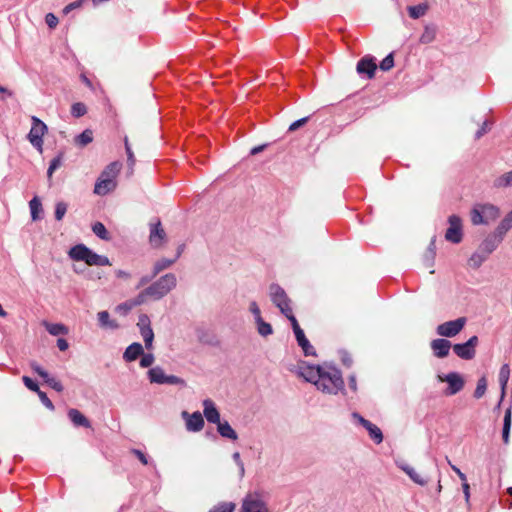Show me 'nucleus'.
Returning a JSON list of instances; mask_svg holds the SVG:
<instances>
[{"instance_id": "09e8293b", "label": "nucleus", "mask_w": 512, "mask_h": 512, "mask_svg": "<svg viewBox=\"0 0 512 512\" xmlns=\"http://www.w3.org/2000/svg\"><path fill=\"white\" fill-rule=\"evenodd\" d=\"M61 164H62V155H58V156L54 157L51 160L48 170H47L48 177H51L52 174L55 172V170H57L61 166Z\"/></svg>"}, {"instance_id": "6ab92c4d", "label": "nucleus", "mask_w": 512, "mask_h": 512, "mask_svg": "<svg viewBox=\"0 0 512 512\" xmlns=\"http://www.w3.org/2000/svg\"><path fill=\"white\" fill-rule=\"evenodd\" d=\"M116 186L117 181L115 179L98 178L95 183L94 193L97 195L104 196L114 191Z\"/></svg>"}, {"instance_id": "cd10ccee", "label": "nucleus", "mask_w": 512, "mask_h": 512, "mask_svg": "<svg viewBox=\"0 0 512 512\" xmlns=\"http://www.w3.org/2000/svg\"><path fill=\"white\" fill-rule=\"evenodd\" d=\"M99 326L105 329H117L119 327L115 320L110 319V314L107 311H100L97 314Z\"/></svg>"}, {"instance_id": "5fc2aeb1", "label": "nucleus", "mask_w": 512, "mask_h": 512, "mask_svg": "<svg viewBox=\"0 0 512 512\" xmlns=\"http://www.w3.org/2000/svg\"><path fill=\"white\" fill-rule=\"evenodd\" d=\"M30 368L35 372L37 375H39L43 380L45 378H48L49 373L44 370L36 361H32L30 363Z\"/></svg>"}, {"instance_id": "4c0bfd02", "label": "nucleus", "mask_w": 512, "mask_h": 512, "mask_svg": "<svg viewBox=\"0 0 512 512\" xmlns=\"http://www.w3.org/2000/svg\"><path fill=\"white\" fill-rule=\"evenodd\" d=\"M511 428V410L507 409L504 415L502 438L504 443H508Z\"/></svg>"}, {"instance_id": "7ed1b4c3", "label": "nucleus", "mask_w": 512, "mask_h": 512, "mask_svg": "<svg viewBox=\"0 0 512 512\" xmlns=\"http://www.w3.org/2000/svg\"><path fill=\"white\" fill-rule=\"evenodd\" d=\"M176 285V276L173 273H167L145 288V293H148L149 297L158 300L167 295Z\"/></svg>"}, {"instance_id": "1a4fd4ad", "label": "nucleus", "mask_w": 512, "mask_h": 512, "mask_svg": "<svg viewBox=\"0 0 512 512\" xmlns=\"http://www.w3.org/2000/svg\"><path fill=\"white\" fill-rule=\"evenodd\" d=\"M449 227L445 233V239L451 243L458 244L462 240V221L455 214L448 218Z\"/></svg>"}, {"instance_id": "bf43d9fd", "label": "nucleus", "mask_w": 512, "mask_h": 512, "mask_svg": "<svg viewBox=\"0 0 512 512\" xmlns=\"http://www.w3.org/2000/svg\"><path fill=\"white\" fill-rule=\"evenodd\" d=\"M232 458H233L234 462L236 463V465L239 467L240 477H243L244 473H245V468H244V463L241 460L240 453L234 452L232 455Z\"/></svg>"}, {"instance_id": "20e7f679", "label": "nucleus", "mask_w": 512, "mask_h": 512, "mask_svg": "<svg viewBox=\"0 0 512 512\" xmlns=\"http://www.w3.org/2000/svg\"><path fill=\"white\" fill-rule=\"evenodd\" d=\"M148 379L153 384L159 385H175L184 387L186 382L183 378H180L175 375H166L163 368L160 366H155L150 368L147 372Z\"/></svg>"}, {"instance_id": "473e14b6", "label": "nucleus", "mask_w": 512, "mask_h": 512, "mask_svg": "<svg viewBox=\"0 0 512 512\" xmlns=\"http://www.w3.org/2000/svg\"><path fill=\"white\" fill-rule=\"evenodd\" d=\"M428 10V5L426 3H420L415 6L408 7L409 16L412 19H418L426 14Z\"/></svg>"}, {"instance_id": "4d7b16f0", "label": "nucleus", "mask_w": 512, "mask_h": 512, "mask_svg": "<svg viewBox=\"0 0 512 512\" xmlns=\"http://www.w3.org/2000/svg\"><path fill=\"white\" fill-rule=\"evenodd\" d=\"M22 381L24 383V385L31 391L33 392H38L40 390L38 384L33 380L31 379L30 377L28 376H23L22 377Z\"/></svg>"}, {"instance_id": "5701e85b", "label": "nucleus", "mask_w": 512, "mask_h": 512, "mask_svg": "<svg viewBox=\"0 0 512 512\" xmlns=\"http://www.w3.org/2000/svg\"><path fill=\"white\" fill-rule=\"evenodd\" d=\"M68 417L70 421L73 423V425L76 427H91L90 421L77 409H70L68 411Z\"/></svg>"}, {"instance_id": "2f4dec72", "label": "nucleus", "mask_w": 512, "mask_h": 512, "mask_svg": "<svg viewBox=\"0 0 512 512\" xmlns=\"http://www.w3.org/2000/svg\"><path fill=\"white\" fill-rule=\"evenodd\" d=\"M93 141V132L90 129L84 130L82 133L75 137V144L79 147H84Z\"/></svg>"}, {"instance_id": "49530a36", "label": "nucleus", "mask_w": 512, "mask_h": 512, "mask_svg": "<svg viewBox=\"0 0 512 512\" xmlns=\"http://www.w3.org/2000/svg\"><path fill=\"white\" fill-rule=\"evenodd\" d=\"M49 387H51L52 389H54L55 391L57 392H62L64 390V387L62 385V383L57 380L56 378L48 375V378H45L43 380Z\"/></svg>"}, {"instance_id": "58836bf2", "label": "nucleus", "mask_w": 512, "mask_h": 512, "mask_svg": "<svg viewBox=\"0 0 512 512\" xmlns=\"http://www.w3.org/2000/svg\"><path fill=\"white\" fill-rule=\"evenodd\" d=\"M92 231L93 233L99 237L102 240H109V232L107 231L106 227L101 222H95L92 225Z\"/></svg>"}, {"instance_id": "6e6552de", "label": "nucleus", "mask_w": 512, "mask_h": 512, "mask_svg": "<svg viewBox=\"0 0 512 512\" xmlns=\"http://www.w3.org/2000/svg\"><path fill=\"white\" fill-rule=\"evenodd\" d=\"M137 327L139 328L146 349H152L154 341V332L151 327L150 317L147 314H141L138 318Z\"/></svg>"}, {"instance_id": "0e129e2a", "label": "nucleus", "mask_w": 512, "mask_h": 512, "mask_svg": "<svg viewBox=\"0 0 512 512\" xmlns=\"http://www.w3.org/2000/svg\"><path fill=\"white\" fill-rule=\"evenodd\" d=\"M309 117H303L301 119H298L296 121H294L290 126H289V131H295L297 130L298 128H300L301 126H303L304 124L307 123Z\"/></svg>"}, {"instance_id": "412c9836", "label": "nucleus", "mask_w": 512, "mask_h": 512, "mask_svg": "<svg viewBox=\"0 0 512 512\" xmlns=\"http://www.w3.org/2000/svg\"><path fill=\"white\" fill-rule=\"evenodd\" d=\"M144 349L143 346L138 343L134 342L130 344L123 353V359L126 362H132L137 360L141 355H143Z\"/></svg>"}, {"instance_id": "e2e57ef3", "label": "nucleus", "mask_w": 512, "mask_h": 512, "mask_svg": "<svg viewBox=\"0 0 512 512\" xmlns=\"http://www.w3.org/2000/svg\"><path fill=\"white\" fill-rule=\"evenodd\" d=\"M45 22L49 28H55L58 24V18L53 13H48L45 16Z\"/></svg>"}, {"instance_id": "69168bd1", "label": "nucleus", "mask_w": 512, "mask_h": 512, "mask_svg": "<svg viewBox=\"0 0 512 512\" xmlns=\"http://www.w3.org/2000/svg\"><path fill=\"white\" fill-rule=\"evenodd\" d=\"M149 297V294L148 293H145V289L143 291H141L137 297L132 301V305L133 306H136V305H141L142 303H144V301L146 300V298Z\"/></svg>"}, {"instance_id": "864d4df0", "label": "nucleus", "mask_w": 512, "mask_h": 512, "mask_svg": "<svg viewBox=\"0 0 512 512\" xmlns=\"http://www.w3.org/2000/svg\"><path fill=\"white\" fill-rule=\"evenodd\" d=\"M37 394H38V396L40 398L41 403L46 408H48L51 411H53L55 409L53 402L49 399V397L47 396V394L45 392H43L42 390H39L37 392Z\"/></svg>"}, {"instance_id": "393cba45", "label": "nucleus", "mask_w": 512, "mask_h": 512, "mask_svg": "<svg viewBox=\"0 0 512 512\" xmlns=\"http://www.w3.org/2000/svg\"><path fill=\"white\" fill-rule=\"evenodd\" d=\"M512 228V210L501 220L494 233L500 240Z\"/></svg>"}, {"instance_id": "a878e982", "label": "nucleus", "mask_w": 512, "mask_h": 512, "mask_svg": "<svg viewBox=\"0 0 512 512\" xmlns=\"http://www.w3.org/2000/svg\"><path fill=\"white\" fill-rule=\"evenodd\" d=\"M217 431L223 437L235 441L238 439L236 431L231 427L227 421L219 422L217 424Z\"/></svg>"}, {"instance_id": "c9c22d12", "label": "nucleus", "mask_w": 512, "mask_h": 512, "mask_svg": "<svg viewBox=\"0 0 512 512\" xmlns=\"http://www.w3.org/2000/svg\"><path fill=\"white\" fill-rule=\"evenodd\" d=\"M175 263V259L162 258L158 260L153 267L152 277L158 275L161 271L169 268Z\"/></svg>"}, {"instance_id": "4468645a", "label": "nucleus", "mask_w": 512, "mask_h": 512, "mask_svg": "<svg viewBox=\"0 0 512 512\" xmlns=\"http://www.w3.org/2000/svg\"><path fill=\"white\" fill-rule=\"evenodd\" d=\"M353 418L358 421L369 433L370 438L376 443L380 444L383 441V434L379 427L362 417L359 413L354 412Z\"/></svg>"}, {"instance_id": "a18cd8bd", "label": "nucleus", "mask_w": 512, "mask_h": 512, "mask_svg": "<svg viewBox=\"0 0 512 512\" xmlns=\"http://www.w3.org/2000/svg\"><path fill=\"white\" fill-rule=\"evenodd\" d=\"M486 389H487V382H486V379L484 377H482L477 382V386L474 391V397L477 399L481 398L485 394Z\"/></svg>"}, {"instance_id": "b1692460", "label": "nucleus", "mask_w": 512, "mask_h": 512, "mask_svg": "<svg viewBox=\"0 0 512 512\" xmlns=\"http://www.w3.org/2000/svg\"><path fill=\"white\" fill-rule=\"evenodd\" d=\"M501 242L502 240H500V238H498L495 234H492L483 240L479 246V249L489 256Z\"/></svg>"}, {"instance_id": "f8f14e48", "label": "nucleus", "mask_w": 512, "mask_h": 512, "mask_svg": "<svg viewBox=\"0 0 512 512\" xmlns=\"http://www.w3.org/2000/svg\"><path fill=\"white\" fill-rule=\"evenodd\" d=\"M242 512H270L261 496L257 493L248 494L242 503Z\"/></svg>"}, {"instance_id": "c85d7f7f", "label": "nucleus", "mask_w": 512, "mask_h": 512, "mask_svg": "<svg viewBox=\"0 0 512 512\" xmlns=\"http://www.w3.org/2000/svg\"><path fill=\"white\" fill-rule=\"evenodd\" d=\"M120 169L121 164L118 161L112 162L105 167V169L101 172L99 178L116 180L117 175L120 172Z\"/></svg>"}, {"instance_id": "bb28decb", "label": "nucleus", "mask_w": 512, "mask_h": 512, "mask_svg": "<svg viewBox=\"0 0 512 512\" xmlns=\"http://www.w3.org/2000/svg\"><path fill=\"white\" fill-rule=\"evenodd\" d=\"M479 206L482 210L481 212L483 213L484 218L487 223L489 221H493V220L497 219L500 215L499 208L493 204L486 203V204H479Z\"/></svg>"}, {"instance_id": "72a5a7b5", "label": "nucleus", "mask_w": 512, "mask_h": 512, "mask_svg": "<svg viewBox=\"0 0 512 512\" xmlns=\"http://www.w3.org/2000/svg\"><path fill=\"white\" fill-rule=\"evenodd\" d=\"M512 186V170L506 172L494 180V187L506 188Z\"/></svg>"}, {"instance_id": "13d9d810", "label": "nucleus", "mask_w": 512, "mask_h": 512, "mask_svg": "<svg viewBox=\"0 0 512 512\" xmlns=\"http://www.w3.org/2000/svg\"><path fill=\"white\" fill-rule=\"evenodd\" d=\"M435 37V30L430 29L428 27L425 28L424 33L422 34L420 41L422 43H430Z\"/></svg>"}, {"instance_id": "774afa93", "label": "nucleus", "mask_w": 512, "mask_h": 512, "mask_svg": "<svg viewBox=\"0 0 512 512\" xmlns=\"http://www.w3.org/2000/svg\"><path fill=\"white\" fill-rule=\"evenodd\" d=\"M462 490L465 497V502L470 505V485L467 482L462 483Z\"/></svg>"}, {"instance_id": "39448f33", "label": "nucleus", "mask_w": 512, "mask_h": 512, "mask_svg": "<svg viewBox=\"0 0 512 512\" xmlns=\"http://www.w3.org/2000/svg\"><path fill=\"white\" fill-rule=\"evenodd\" d=\"M47 125L36 116H31V129L28 133V140L31 145L40 153L43 151V136L47 133Z\"/></svg>"}, {"instance_id": "aec40b11", "label": "nucleus", "mask_w": 512, "mask_h": 512, "mask_svg": "<svg viewBox=\"0 0 512 512\" xmlns=\"http://www.w3.org/2000/svg\"><path fill=\"white\" fill-rule=\"evenodd\" d=\"M450 348L451 342L443 338L435 339L431 342V349L434 355L438 358L448 356Z\"/></svg>"}, {"instance_id": "0eeeda50", "label": "nucleus", "mask_w": 512, "mask_h": 512, "mask_svg": "<svg viewBox=\"0 0 512 512\" xmlns=\"http://www.w3.org/2000/svg\"><path fill=\"white\" fill-rule=\"evenodd\" d=\"M167 240V234L162 227L161 221L156 219L149 224V243L152 248L158 249L163 246Z\"/></svg>"}, {"instance_id": "423d86ee", "label": "nucleus", "mask_w": 512, "mask_h": 512, "mask_svg": "<svg viewBox=\"0 0 512 512\" xmlns=\"http://www.w3.org/2000/svg\"><path fill=\"white\" fill-rule=\"evenodd\" d=\"M269 292L272 302L279 308L281 313L290 312V299L282 287L278 284H271Z\"/></svg>"}, {"instance_id": "680f3d73", "label": "nucleus", "mask_w": 512, "mask_h": 512, "mask_svg": "<svg viewBox=\"0 0 512 512\" xmlns=\"http://www.w3.org/2000/svg\"><path fill=\"white\" fill-rule=\"evenodd\" d=\"M124 143H125V150H126V153H127L128 163H129V165L132 166L135 163V158H134V154L132 152V149H131V147L129 145L127 137H125Z\"/></svg>"}, {"instance_id": "dca6fc26", "label": "nucleus", "mask_w": 512, "mask_h": 512, "mask_svg": "<svg viewBox=\"0 0 512 512\" xmlns=\"http://www.w3.org/2000/svg\"><path fill=\"white\" fill-rule=\"evenodd\" d=\"M396 466L402 470L408 477L416 484L425 486L428 484V479L421 476L412 466L406 463L404 460H396Z\"/></svg>"}, {"instance_id": "c756f323", "label": "nucleus", "mask_w": 512, "mask_h": 512, "mask_svg": "<svg viewBox=\"0 0 512 512\" xmlns=\"http://www.w3.org/2000/svg\"><path fill=\"white\" fill-rule=\"evenodd\" d=\"M43 326L53 336L68 334V328L61 323H49L47 321H44Z\"/></svg>"}, {"instance_id": "e433bc0d", "label": "nucleus", "mask_w": 512, "mask_h": 512, "mask_svg": "<svg viewBox=\"0 0 512 512\" xmlns=\"http://www.w3.org/2000/svg\"><path fill=\"white\" fill-rule=\"evenodd\" d=\"M488 258V255L478 249L469 259V264L473 268H479L482 263Z\"/></svg>"}, {"instance_id": "338daca9", "label": "nucleus", "mask_w": 512, "mask_h": 512, "mask_svg": "<svg viewBox=\"0 0 512 512\" xmlns=\"http://www.w3.org/2000/svg\"><path fill=\"white\" fill-rule=\"evenodd\" d=\"M249 311L251 312L253 317L261 315V310H260V308H259V306H258L256 301H251L250 302V304H249Z\"/></svg>"}, {"instance_id": "a211bd4d", "label": "nucleus", "mask_w": 512, "mask_h": 512, "mask_svg": "<svg viewBox=\"0 0 512 512\" xmlns=\"http://www.w3.org/2000/svg\"><path fill=\"white\" fill-rule=\"evenodd\" d=\"M203 414L209 423L218 424L221 421L219 411L211 399L203 401Z\"/></svg>"}, {"instance_id": "f704fd0d", "label": "nucleus", "mask_w": 512, "mask_h": 512, "mask_svg": "<svg viewBox=\"0 0 512 512\" xmlns=\"http://www.w3.org/2000/svg\"><path fill=\"white\" fill-rule=\"evenodd\" d=\"M29 207L32 219L34 221L40 219V213L43 211L41 201L37 197H34L30 200Z\"/></svg>"}, {"instance_id": "7c9ffc66", "label": "nucleus", "mask_w": 512, "mask_h": 512, "mask_svg": "<svg viewBox=\"0 0 512 512\" xmlns=\"http://www.w3.org/2000/svg\"><path fill=\"white\" fill-rule=\"evenodd\" d=\"M509 377H510V366H509V364H503L500 368L499 376H498L499 383L501 386L502 397L505 394V389H506Z\"/></svg>"}, {"instance_id": "a19ab883", "label": "nucleus", "mask_w": 512, "mask_h": 512, "mask_svg": "<svg viewBox=\"0 0 512 512\" xmlns=\"http://www.w3.org/2000/svg\"><path fill=\"white\" fill-rule=\"evenodd\" d=\"M236 505L233 502H220L208 512H234Z\"/></svg>"}, {"instance_id": "f3484780", "label": "nucleus", "mask_w": 512, "mask_h": 512, "mask_svg": "<svg viewBox=\"0 0 512 512\" xmlns=\"http://www.w3.org/2000/svg\"><path fill=\"white\" fill-rule=\"evenodd\" d=\"M444 381H446L448 383V388L446 390L447 395L457 394L459 391L462 390V388L464 386V381H463L462 377L460 376V374H458L456 372L448 373L445 376Z\"/></svg>"}, {"instance_id": "f03ea898", "label": "nucleus", "mask_w": 512, "mask_h": 512, "mask_svg": "<svg viewBox=\"0 0 512 512\" xmlns=\"http://www.w3.org/2000/svg\"><path fill=\"white\" fill-rule=\"evenodd\" d=\"M68 254L72 260L83 261L89 266H107L111 264L107 256L95 253L84 244L73 246Z\"/></svg>"}, {"instance_id": "4be33fe9", "label": "nucleus", "mask_w": 512, "mask_h": 512, "mask_svg": "<svg viewBox=\"0 0 512 512\" xmlns=\"http://www.w3.org/2000/svg\"><path fill=\"white\" fill-rule=\"evenodd\" d=\"M295 338H296L298 345L302 348L305 356H315L316 355L315 348L310 344V342L306 338L303 330L296 331Z\"/></svg>"}, {"instance_id": "052dcab7", "label": "nucleus", "mask_w": 512, "mask_h": 512, "mask_svg": "<svg viewBox=\"0 0 512 512\" xmlns=\"http://www.w3.org/2000/svg\"><path fill=\"white\" fill-rule=\"evenodd\" d=\"M490 126H491V123L488 120H485L482 123L481 127L477 130V132L475 134V138L479 139L483 135H485L490 130Z\"/></svg>"}, {"instance_id": "ddd939ff", "label": "nucleus", "mask_w": 512, "mask_h": 512, "mask_svg": "<svg viewBox=\"0 0 512 512\" xmlns=\"http://www.w3.org/2000/svg\"><path fill=\"white\" fill-rule=\"evenodd\" d=\"M377 69L376 59L373 56L366 55L362 57L356 66V70L361 77L371 79L375 75Z\"/></svg>"}, {"instance_id": "9b49d317", "label": "nucleus", "mask_w": 512, "mask_h": 512, "mask_svg": "<svg viewBox=\"0 0 512 512\" xmlns=\"http://www.w3.org/2000/svg\"><path fill=\"white\" fill-rule=\"evenodd\" d=\"M478 344V337L472 336L465 343H458L453 346L454 353L461 359L471 360L475 356V347Z\"/></svg>"}, {"instance_id": "6e6d98bb", "label": "nucleus", "mask_w": 512, "mask_h": 512, "mask_svg": "<svg viewBox=\"0 0 512 512\" xmlns=\"http://www.w3.org/2000/svg\"><path fill=\"white\" fill-rule=\"evenodd\" d=\"M30 368L35 372L37 375H39L43 380L45 378H48L49 373L44 370L36 361H32L30 363Z\"/></svg>"}, {"instance_id": "c03bdc74", "label": "nucleus", "mask_w": 512, "mask_h": 512, "mask_svg": "<svg viewBox=\"0 0 512 512\" xmlns=\"http://www.w3.org/2000/svg\"><path fill=\"white\" fill-rule=\"evenodd\" d=\"M67 212V204L63 201H59L55 205V219L61 221Z\"/></svg>"}, {"instance_id": "de8ad7c7", "label": "nucleus", "mask_w": 512, "mask_h": 512, "mask_svg": "<svg viewBox=\"0 0 512 512\" xmlns=\"http://www.w3.org/2000/svg\"><path fill=\"white\" fill-rule=\"evenodd\" d=\"M256 328H257V332L262 337H267V336L273 334V328H272L271 324L266 321H264L263 323H260V325L257 326Z\"/></svg>"}, {"instance_id": "603ef678", "label": "nucleus", "mask_w": 512, "mask_h": 512, "mask_svg": "<svg viewBox=\"0 0 512 512\" xmlns=\"http://www.w3.org/2000/svg\"><path fill=\"white\" fill-rule=\"evenodd\" d=\"M282 314L290 321L294 334H296V331L302 330L296 317L293 315L292 309H290V312H284Z\"/></svg>"}, {"instance_id": "37998d69", "label": "nucleus", "mask_w": 512, "mask_h": 512, "mask_svg": "<svg viewBox=\"0 0 512 512\" xmlns=\"http://www.w3.org/2000/svg\"><path fill=\"white\" fill-rule=\"evenodd\" d=\"M86 113H87V108H86L85 104H83L81 102H76L71 107V114H72V116H74L76 118L82 117Z\"/></svg>"}, {"instance_id": "f257e3e1", "label": "nucleus", "mask_w": 512, "mask_h": 512, "mask_svg": "<svg viewBox=\"0 0 512 512\" xmlns=\"http://www.w3.org/2000/svg\"><path fill=\"white\" fill-rule=\"evenodd\" d=\"M297 374L303 377L305 381L314 384L323 393L329 395L346 394L342 373L335 366L310 365L303 361L297 367Z\"/></svg>"}, {"instance_id": "9d476101", "label": "nucleus", "mask_w": 512, "mask_h": 512, "mask_svg": "<svg viewBox=\"0 0 512 512\" xmlns=\"http://www.w3.org/2000/svg\"><path fill=\"white\" fill-rule=\"evenodd\" d=\"M466 319L463 317L444 322L437 326L436 332L443 337L456 336L465 326Z\"/></svg>"}, {"instance_id": "8fccbe9b", "label": "nucleus", "mask_w": 512, "mask_h": 512, "mask_svg": "<svg viewBox=\"0 0 512 512\" xmlns=\"http://www.w3.org/2000/svg\"><path fill=\"white\" fill-rule=\"evenodd\" d=\"M394 66L393 53H389L381 62L380 69L382 71H389Z\"/></svg>"}, {"instance_id": "ea45409f", "label": "nucleus", "mask_w": 512, "mask_h": 512, "mask_svg": "<svg viewBox=\"0 0 512 512\" xmlns=\"http://www.w3.org/2000/svg\"><path fill=\"white\" fill-rule=\"evenodd\" d=\"M479 204L474 206V208L471 211V221L474 225H481V224H487L484 215Z\"/></svg>"}, {"instance_id": "3c124183", "label": "nucleus", "mask_w": 512, "mask_h": 512, "mask_svg": "<svg viewBox=\"0 0 512 512\" xmlns=\"http://www.w3.org/2000/svg\"><path fill=\"white\" fill-rule=\"evenodd\" d=\"M154 355L152 353H144L143 352V355H141V359H140V366L142 368H148L150 367L153 363H154Z\"/></svg>"}, {"instance_id": "79ce46f5", "label": "nucleus", "mask_w": 512, "mask_h": 512, "mask_svg": "<svg viewBox=\"0 0 512 512\" xmlns=\"http://www.w3.org/2000/svg\"><path fill=\"white\" fill-rule=\"evenodd\" d=\"M130 452L133 455H135L143 465H153L154 467L156 466L155 463L150 459V457L143 451L136 448H132Z\"/></svg>"}, {"instance_id": "2eb2a0df", "label": "nucleus", "mask_w": 512, "mask_h": 512, "mask_svg": "<svg viewBox=\"0 0 512 512\" xmlns=\"http://www.w3.org/2000/svg\"><path fill=\"white\" fill-rule=\"evenodd\" d=\"M182 417L185 419L186 429L189 432H198L204 426V419L200 412L189 414L186 411L182 412Z\"/></svg>"}]
</instances>
